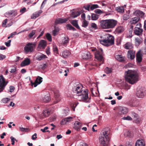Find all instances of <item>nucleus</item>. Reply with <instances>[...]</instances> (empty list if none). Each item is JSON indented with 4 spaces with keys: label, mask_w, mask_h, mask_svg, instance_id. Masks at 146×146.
Masks as SVG:
<instances>
[{
    "label": "nucleus",
    "mask_w": 146,
    "mask_h": 146,
    "mask_svg": "<svg viewBox=\"0 0 146 146\" xmlns=\"http://www.w3.org/2000/svg\"><path fill=\"white\" fill-rule=\"evenodd\" d=\"M83 86L81 84L77 85L76 86L73 88V92L78 96V98L81 99L80 100H82L86 102H90V99L88 96V90L87 89L84 90H82Z\"/></svg>",
    "instance_id": "nucleus-1"
},
{
    "label": "nucleus",
    "mask_w": 146,
    "mask_h": 146,
    "mask_svg": "<svg viewBox=\"0 0 146 146\" xmlns=\"http://www.w3.org/2000/svg\"><path fill=\"white\" fill-rule=\"evenodd\" d=\"M110 131L109 128L106 127L101 131L99 137V142L104 146H107V144L110 141Z\"/></svg>",
    "instance_id": "nucleus-2"
},
{
    "label": "nucleus",
    "mask_w": 146,
    "mask_h": 146,
    "mask_svg": "<svg viewBox=\"0 0 146 146\" xmlns=\"http://www.w3.org/2000/svg\"><path fill=\"white\" fill-rule=\"evenodd\" d=\"M139 78L138 74L135 71L129 70L126 72L125 80L131 84L136 82L138 80Z\"/></svg>",
    "instance_id": "nucleus-3"
},
{
    "label": "nucleus",
    "mask_w": 146,
    "mask_h": 146,
    "mask_svg": "<svg viewBox=\"0 0 146 146\" xmlns=\"http://www.w3.org/2000/svg\"><path fill=\"white\" fill-rule=\"evenodd\" d=\"M117 21L113 19L102 20L100 22L101 27L104 29H112L116 25Z\"/></svg>",
    "instance_id": "nucleus-4"
},
{
    "label": "nucleus",
    "mask_w": 146,
    "mask_h": 146,
    "mask_svg": "<svg viewBox=\"0 0 146 146\" xmlns=\"http://www.w3.org/2000/svg\"><path fill=\"white\" fill-rule=\"evenodd\" d=\"M133 15L137 16L131 19V20L130 22L131 25L137 23L140 20V17H143L144 16L145 14L142 11L138 10L135 11L133 13Z\"/></svg>",
    "instance_id": "nucleus-5"
},
{
    "label": "nucleus",
    "mask_w": 146,
    "mask_h": 146,
    "mask_svg": "<svg viewBox=\"0 0 146 146\" xmlns=\"http://www.w3.org/2000/svg\"><path fill=\"white\" fill-rule=\"evenodd\" d=\"M114 38L113 36L111 35H108L105 39L100 40L101 44L106 46H110L114 43Z\"/></svg>",
    "instance_id": "nucleus-6"
},
{
    "label": "nucleus",
    "mask_w": 146,
    "mask_h": 146,
    "mask_svg": "<svg viewBox=\"0 0 146 146\" xmlns=\"http://www.w3.org/2000/svg\"><path fill=\"white\" fill-rule=\"evenodd\" d=\"M103 53V50L101 49L99 50L96 51L95 54V58L100 62L99 66L104 63V60L102 54Z\"/></svg>",
    "instance_id": "nucleus-7"
},
{
    "label": "nucleus",
    "mask_w": 146,
    "mask_h": 146,
    "mask_svg": "<svg viewBox=\"0 0 146 146\" xmlns=\"http://www.w3.org/2000/svg\"><path fill=\"white\" fill-rule=\"evenodd\" d=\"M8 83L3 75L0 76V92H2L5 89L6 86Z\"/></svg>",
    "instance_id": "nucleus-8"
},
{
    "label": "nucleus",
    "mask_w": 146,
    "mask_h": 146,
    "mask_svg": "<svg viewBox=\"0 0 146 146\" xmlns=\"http://www.w3.org/2000/svg\"><path fill=\"white\" fill-rule=\"evenodd\" d=\"M145 94V90L143 88H138L136 92V96L139 98H141L144 97Z\"/></svg>",
    "instance_id": "nucleus-9"
},
{
    "label": "nucleus",
    "mask_w": 146,
    "mask_h": 146,
    "mask_svg": "<svg viewBox=\"0 0 146 146\" xmlns=\"http://www.w3.org/2000/svg\"><path fill=\"white\" fill-rule=\"evenodd\" d=\"M118 115H121L127 114L128 111V109L125 107L119 106L117 108Z\"/></svg>",
    "instance_id": "nucleus-10"
},
{
    "label": "nucleus",
    "mask_w": 146,
    "mask_h": 146,
    "mask_svg": "<svg viewBox=\"0 0 146 146\" xmlns=\"http://www.w3.org/2000/svg\"><path fill=\"white\" fill-rule=\"evenodd\" d=\"M24 49L26 53L32 52L33 50V45L32 43L29 42L25 46Z\"/></svg>",
    "instance_id": "nucleus-11"
},
{
    "label": "nucleus",
    "mask_w": 146,
    "mask_h": 146,
    "mask_svg": "<svg viewBox=\"0 0 146 146\" xmlns=\"http://www.w3.org/2000/svg\"><path fill=\"white\" fill-rule=\"evenodd\" d=\"M135 52L133 50L128 51L127 54V57L130 60L133 59L135 57Z\"/></svg>",
    "instance_id": "nucleus-12"
},
{
    "label": "nucleus",
    "mask_w": 146,
    "mask_h": 146,
    "mask_svg": "<svg viewBox=\"0 0 146 146\" xmlns=\"http://www.w3.org/2000/svg\"><path fill=\"white\" fill-rule=\"evenodd\" d=\"M69 19L68 18H58L55 21L56 24L66 23Z\"/></svg>",
    "instance_id": "nucleus-13"
},
{
    "label": "nucleus",
    "mask_w": 146,
    "mask_h": 146,
    "mask_svg": "<svg viewBox=\"0 0 146 146\" xmlns=\"http://www.w3.org/2000/svg\"><path fill=\"white\" fill-rule=\"evenodd\" d=\"M82 125L81 123L76 121L74 124L73 128L77 131H78L80 130Z\"/></svg>",
    "instance_id": "nucleus-14"
},
{
    "label": "nucleus",
    "mask_w": 146,
    "mask_h": 146,
    "mask_svg": "<svg viewBox=\"0 0 146 146\" xmlns=\"http://www.w3.org/2000/svg\"><path fill=\"white\" fill-rule=\"evenodd\" d=\"M143 55L140 51H138L136 55L137 62L140 63L141 62L142 60Z\"/></svg>",
    "instance_id": "nucleus-15"
},
{
    "label": "nucleus",
    "mask_w": 146,
    "mask_h": 146,
    "mask_svg": "<svg viewBox=\"0 0 146 146\" xmlns=\"http://www.w3.org/2000/svg\"><path fill=\"white\" fill-rule=\"evenodd\" d=\"M54 95L55 100L54 102V104H56L59 102L60 100V94L58 92H54Z\"/></svg>",
    "instance_id": "nucleus-16"
},
{
    "label": "nucleus",
    "mask_w": 146,
    "mask_h": 146,
    "mask_svg": "<svg viewBox=\"0 0 146 146\" xmlns=\"http://www.w3.org/2000/svg\"><path fill=\"white\" fill-rule=\"evenodd\" d=\"M132 116L133 118L134 121L136 123H139L140 121V119L139 118L138 115L137 113L133 112L131 113Z\"/></svg>",
    "instance_id": "nucleus-17"
},
{
    "label": "nucleus",
    "mask_w": 146,
    "mask_h": 146,
    "mask_svg": "<svg viewBox=\"0 0 146 146\" xmlns=\"http://www.w3.org/2000/svg\"><path fill=\"white\" fill-rule=\"evenodd\" d=\"M143 30L142 29H139V28H135L134 31L135 34L137 35H142Z\"/></svg>",
    "instance_id": "nucleus-18"
},
{
    "label": "nucleus",
    "mask_w": 146,
    "mask_h": 146,
    "mask_svg": "<svg viewBox=\"0 0 146 146\" xmlns=\"http://www.w3.org/2000/svg\"><path fill=\"white\" fill-rule=\"evenodd\" d=\"M42 12V10H40L35 12L31 16V18L32 19H35L36 17H38Z\"/></svg>",
    "instance_id": "nucleus-19"
},
{
    "label": "nucleus",
    "mask_w": 146,
    "mask_h": 146,
    "mask_svg": "<svg viewBox=\"0 0 146 146\" xmlns=\"http://www.w3.org/2000/svg\"><path fill=\"white\" fill-rule=\"evenodd\" d=\"M30 59L27 58L25 59L21 63V66H27L30 64Z\"/></svg>",
    "instance_id": "nucleus-20"
},
{
    "label": "nucleus",
    "mask_w": 146,
    "mask_h": 146,
    "mask_svg": "<svg viewBox=\"0 0 146 146\" xmlns=\"http://www.w3.org/2000/svg\"><path fill=\"white\" fill-rule=\"evenodd\" d=\"M51 110L48 109L44 110L42 113V115L45 117H48L50 114Z\"/></svg>",
    "instance_id": "nucleus-21"
},
{
    "label": "nucleus",
    "mask_w": 146,
    "mask_h": 146,
    "mask_svg": "<svg viewBox=\"0 0 146 146\" xmlns=\"http://www.w3.org/2000/svg\"><path fill=\"white\" fill-rule=\"evenodd\" d=\"M115 57L116 59L119 62H123L125 61V57L122 56L121 55H117Z\"/></svg>",
    "instance_id": "nucleus-22"
},
{
    "label": "nucleus",
    "mask_w": 146,
    "mask_h": 146,
    "mask_svg": "<svg viewBox=\"0 0 146 146\" xmlns=\"http://www.w3.org/2000/svg\"><path fill=\"white\" fill-rule=\"evenodd\" d=\"M50 95L49 94L45 95L41 99L42 102L45 103L48 102L50 101Z\"/></svg>",
    "instance_id": "nucleus-23"
},
{
    "label": "nucleus",
    "mask_w": 146,
    "mask_h": 146,
    "mask_svg": "<svg viewBox=\"0 0 146 146\" xmlns=\"http://www.w3.org/2000/svg\"><path fill=\"white\" fill-rule=\"evenodd\" d=\"M46 45V42L44 40H42L40 42L38 47L40 48H45Z\"/></svg>",
    "instance_id": "nucleus-24"
},
{
    "label": "nucleus",
    "mask_w": 146,
    "mask_h": 146,
    "mask_svg": "<svg viewBox=\"0 0 146 146\" xmlns=\"http://www.w3.org/2000/svg\"><path fill=\"white\" fill-rule=\"evenodd\" d=\"M80 12L74 11L72 12L70 15V18H75L80 15Z\"/></svg>",
    "instance_id": "nucleus-25"
},
{
    "label": "nucleus",
    "mask_w": 146,
    "mask_h": 146,
    "mask_svg": "<svg viewBox=\"0 0 146 146\" xmlns=\"http://www.w3.org/2000/svg\"><path fill=\"white\" fill-rule=\"evenodd\" d=\"M71 52L68 50H66L62 52V55L63 57L66 58L71 55Z\"/></svg>",
    "instance_id": "nucleus-26"
},
{
    "label": "nucleus",
    "mask_w": 146,
    "mask_h": 146,
    "mask_svg": "<svg viewBox=\"0 0 146 146\" xmlns=\"http://www.w3.org/2000/svg\"><path fill=\"white\" fill-rule=\"evenodd\" d=\"M145 144L142 139L137 140L135 143V146H145Z\"/></svg>",
    "instance_id": "nucleus-27"
},
{
    "label": "nucleus",
    "mask_w": 146,
    "mask_h": 146,
    "mask_svg": "<svg viewBox=\"0 0 146 146\" xmlns=\"http://www.w3.org/2000/svg\"><path fill=\"white\" fill-rule=\"evenodd\" d=\"M124 7H125L126 5H125L124 6L117 7L115 8V10L118 13H124Z\"/></svg>",
    "instance_id": "nucleus-28"
},
{
    "label": "nucleus",
    "mask_w": 146,
    "mask_h": 146,
    "mask_svg": "<svg viewBox=\"0 0 146 146\" xmlns=\"http://www.w3.org/2000/svg\"><path fill=\"white\" fill-rule=\"evenodd\" d=\"M47 58V57L46 55L40 54L38 55L37 56L36 60L38 61H40Z\"/></svg>",
    "instance_id": "nucleus-29"
},
{
    "label": "nucleus",
    "mask_w": 146,
    "mask_h": 146,
    "mask_svg": "<svg viewBox=\"0 0 146 146\" xmlns=\"http://www.w3.org/2000/svg\"><path fill=\"white\" fill-rule=\"evenodd\" d=\"M69 38L68 37H65L64 39H63L62 43L64 45L66 46L67 45V44L69 42Z\"/></svg>",
    "instance_id": "nucleus-30"
},
{
    "label": "nucleus",
    "mask_w": 146,
    "mask_h": 146,
    "mask_svg": "<svg viewBox=\"0 0 146 146\" xmlns=\"http://www.w3.org/2000/svg\"><path fill=\"white\" fill-rule=\"evenodd\" d=\"M139 105V102L137 100H134L129 103V105L131 107H135Z\"/></svg>",
    "instance_id": "nucleus-31"
},
{
    "label": "nucleus",
    "mask_w": 146,
    "mask_h": 146,
    "mask_svg": "<svg viewBox=\"0 0 146 146\" xmlns=\"http://www.w3.org/2000/svg\"><path fill=\"white\" fill-rule=\"evenodd\" d=\"M82 57L84 59H88L91 58V55L90 53L87 52L84 53L82 55Z\"/></svg>",
    "instance_id": "nucleus-32"
},
{
    "label": "nucleus",
    "mask_w": 146,
    "mask_h": 146,
    "mask_svg": "<svg viewBox=\"0 0 146 146\" xmlns=\"http://www.w3.org/2000/svg\"><path fill=\"white\" fill-rule=\"evenodd\" d=\"M71 24L78 29H80V28L78 23V21L76 20H72L70 22Z\"/></svg>",
    "instance_id": "nucleus-33"
},
{
    "label": "nucleus",
    "mask_w": 146,
    "mask_h": 146,
    "mask_svg": "<svg viewBox=\"0 0 146 146\" xmlns=\"http://www.w3.org/2000/svg\"><path fill=\"white\" fill-rule=\"evenodd\" d=\"M124 30V27H123L120 26L117 27L115 31L116 33L119 34L123 32Z\"/></svg>",
    "instance_id": "nucleus-34"
},
{
    "label": "nucleus",
    "mask_w": 146,
    "mask_h": 146,
    "mask_svg": "<svg viewBox=\"0 0 146 146\" xmlns=\"http://www.w3.org/2000/svg\"><path fill=\"white\" fill-rule=\"evenodd\" d=\"M7 19H6L3 21L2 24V26L3 27H10L12 25V23L11 22V24H9L7 25H6V23L7 21Z\"/></svg>",
    "instance_id": "nucleus-35"
},
{
    "label": "nucleus",
    "mask_w": 146,
    "mask_h": 146,
    "mask_svg": "<svg viewBox=\"0 0 146 146\" xmlns=\"http://www.w3.org/2000/svg\"><path fill=\"white\" fill-rule=\"evenodd\" d=\"M124 48L127 49H131L133 48V46L131 43L127 42L125 45Z\"/></svg>",
    "instance_id": "nucleus-36"
},
{
    "label": "nucleus",
    "mask_w": 146,
    "mask_h": 146,
    "mask_svg": "<svg viewBox=\"0 0 146 146\" xmlns=\"http://www.w3.org/2000/svg\"><path fill=\"white\" fill-rule=\"evenodd\" d=\"M59 31V29L58 27H56V26H54V29L52 31L53 35L54 36H55L57 34V33Z\"/></svg>",
    "instance_id": "nucleus-37"
},
{
    "label": "nucleus",
    "mask_w": 146,
    "mask_h": 146,
    "mask_svg": "<svg viewBox=\"0 0 146 146\" xmlns=\"http://www.w3.org/2000/svg\"><path fill=\"white\" fill-rule=\"evenodd\" d=\"M53 51L54 53V54L56 56L59 53L58 52V48L56 45H53Z\"/></svg>",
    "instance_id": "nucleus-38"
},
{
    "label": "nucleus",
    "mask_w": 146,
    "mask_h": 146,
    "mask_svg": "<svg viewBox=\"0 0 146 146\" xmlns=\"http://www.w3.org/2000/svg\"><path fill=\"white\" fill-rule=\"evenodd\" d=\"M105 72L107 74H110L112 72V69L111 68H109L108 67H106L105 69Z\"/></svg>",
    "instance_id": "nucleus-39"
},
{
    "label": "nucleus",
    "mask_w": 146,
    "mask_h": 146,
    "mask_svg": "<svg viewBox=\"0 0 146 146\" xmlns=\"http://www.w3.org/2000/svg\"><path fill=\"white\" fill-rule=\"evenodd\" d=\"M98 18V16L97 15L93 13L92 15L91 19L92 20H96Z\"/></svg>",
    "instance_id": "nucleus-40"
},
{
    "label": "nucleus",
    "mask_w": 146,
    "mask_h": 146,
    "mask_svg": "<svg viewBox=\"0 0 146 146\" xmlns=\"http://www.w3.org/2000/svg\"><path fill=\"white\" fill-rule=\"evenodd\" d=\"M12 14V10L9 11L5 14V16L7 18L11 17Z\"/></svg>",
    "instance_id": "nucleus-41"
},
{
    "label": "nucleus",
    "mask_w": 146,
    "mask_h": 146,
    "mask_svg": "<svg viewBox=\"0 0 146 146\" xmlns=\"http://www.w3.org/2000/svg\"><path fill=\"white\" fill-rule=\"evenodd\" d=\"M46 37L49 41L51 42L52 41V37L50 33H47L46 35Z\"/></svg>",
    "instance_id": "nucleus-42"
},
{
    "label": "nucleus",
    "mask_w": 146,
    "mask_h": 146,
    "mask_svg": "<svg viewBox=\"0 0 146 146\" xmlns=\"http://www.w3.org/2000/svg\"><path fill=\"white\" fill-rule=\"evenodd\" d=\"M121 38L119 37L117 38L116 39V44L117 45H119L121 44Z\"/></svg>",
    "instance_id": "nucleus-43"
},
{
    "label": "nucleus",
    "mask_w": 146,
    "mask_h": 146,
    "mask_svg": "<svg viewBox=\"0 0 146 146\" xmlns=\"http://www.w3.org/2000/svg\"><path fill=\"white\" fill-rule=\"evenodd\" d=\"M31 84L32 86L34 85V87H36L38 84H39L38 83V78L36 79L34 83L31 82Z\"/></svg>",
    "instance_id": "nucleus-44"
},
{
    "label": "nucleus",
    "mask_w": 146,
    "mask_h": 146,
    "mask_svg": "<svg viewBox=\"0 0 146 146\" xmlns=\"http://www.w3.org/2000/svg\"><path fill=\"white\" fill-rule=\"evenodd\" d=\"M17 15V13L16 10H12V14L11 17H14Z\"/></svg>",
    "instance_id": "nucleus-45"
},
{
    "label": "nucleus",
    "mask_w": 146,
    "mask_h": 146,
    "mask_svg": "<svg viewBox=\"0 0 146 146\" xmlns=\"http://www.w3.org/2000/svg\"><path fill=\"white\" fill-rule=\"evenodd\" d=\"M35 30H33L32 32L30 33L28 37L29 38H31L35 35Z\"/></svg>",
    "instance_id": "nucleus-46"
},
{
    "label": "nucleus",
    "mask_w": 146,
    "mask_h": 146,
    "mask_svg": "<svg viewBox=\"0 0 146 146\" xmlns=\"http://www.w3.org/2000/svg\"><path fill=\"white\" fill-rule=\"evenodd\" d=\"M90 9L91 10H93L94 9L99 7V6L98 5L94 4L92 5L91 7H90Z\"/></svg>",
    "instance_id": "nucleus-47"
},
{
    "label": "nucleus",
    "mask_w": 146,
    "mask_h": 146,
    "mask_svg": "<svg viewBox=\"0 0 146 146\" xmlns=\"http://www.w3.org/2000/svg\"><path fill=\"white\" fill-rule=\"evenodd\" d=\"M88 24V22L85 20H83L82 22V26L83 27H86L87 26Z\"/></svg>",
    "instance_id": "nucleus-48"
},
{
    "label": "nucleus",
    "mask_w": 146,
    "mask_h": 146,
    "mask_svg": "<svg viewBox=\"0 0 146 146\" xmlns=\"http://www.w3.org/2000/svg\"><path fill=\"white\" fill-rule=\"evenodd\" d=\"M48 66L46 64H44L40 65V67L42 70H44Z\"/></svg>",
    "instance_id": "nucleus-49"
},
{
    "label": "nucleus",
    "mask_w": 146,
    "mask_h": 146,
    "mask_svg": "<svg viewBox=\"0 0 146 146\" xmlns=\"http://www.w3.org/2000/svg\"><path fill=\"white\" fill-rule=\"evenodd\" d=\"M129 18V15L127 14H124L123 16V19L125 20H126Z\"/></svg>",
    "instance_id": "nucleus-50"
},
{
    "label": "nucleus",
    "mask_w": 146,
    "mask_h": 146,
    "mask_svg": "<svg viewBox=\"0 0 146 146\" xmlns=\"http://www.w3.org/2000/svg\"><path fill=\"white\" fill-rule=\"evenodd\" d=\"M122 119L124 120H131L132 118L129 116H127V117H123Z\"/></svg>",
    "instance_id": "nucleus-51"
},
{
    "label": "nucleus",
    "mask_w": 146,
    "mask_h": 146,
    "mask_svg": "<svg viewBox=\"0 0 146 146\" xmlns=\"http://www.w3.org/2000/svg\"><path fill=\"white\" fill-rule=\"evenodd\" d=\"M90 5L88 4L86 5H85L83 7V8L87 10L88 11H89L90 8Z\"/></svg>",
    "instance_id": "nucleus-52"
},
{
    "label": "nucleus",
    "mask_w": 146,
    "mask_h": 146,
    "mask_svg": "<svg viewBox=\"0 0 146 146\" xmlns=\"http://www.w3.org/2000/svg\"><path fill=\"white\" fill-rule=\"evenodd\" d=\"M72 118L73 117H69L67 118H65V119L67 122H68L71 121Z\"/></svg>",
    "instance_id": "nucleus-53"
},
{
    "label": "nucleus",
    "mask_w": 146,
    "mask_h": 146,
    "mask_svg": "<svg viewBox=\"0 0 146 146\" xmlns=\"http://www.w3.org/2000/svg\"><path fill=\"white\" fill-rule=\"evenodd\" d=\"M10 100V99L8 98H4L2 100V101L4 103H7Z\"/></svg>",
    "instance_id": "nucleus-54"
},
{
    "label": "nucleus",
    "mask_w": 146,
    "mask_h": 146,
    "mask_svg": "<svg viewBox=\"0 0 146 146\" xmlns=\"http://www.w3.org/2000/svg\"><path fill=\"white\" fill-rule=\"evenodd\" d=\"M10 139H11V142H12L11 144L12 145H14L15 144V141L16 140V139L13 136H11L10 137Z\"/></svg>",
    "instance_id": "nucleus-55"
},
{
    "label": "nucleus",
    "mask_w": 146,
    "mask_h": 146,
    "mask_svg": "<svg viewBox=\"0 0 146 146\" xmlns=\"http://www.w3.org/2000/svg\"><path fill=\"white\" fill-rule=\"evenodd\" d=\"M47 0H44L43 1V2H42V3L41 4V7H40L41 9H42L43 8L44 5L46 4V3Z\"/></svg>",
    "instance_id": "nucleus-56"
},
{
    "label": "nucleus",
    "mask_w": 146,
    "mask_h": 146,
    "mask_svg": "<svg viewBox=\"0 0 146 146\" xmlns=\"http://www.w3.org/2000/svg\"><path fill=\"white\" fill-rule=\"evenodd\" d=\"M9 91L11 92H13L15 89V88L14 86H10L9 87Z\"/></svg>",
    "instance_id": "nucleus-57"
},
{
    "label": "nucleus",
    "mask_w": 146,
    "mask_h": 146,
    "mask_svg": "<svg viewBox=\"0 0 146 146\" xmlns=\"http://www.w3.org/2000/svg\"><path fill=\"white\" fill-rule=\"evenodd\" d=\"M95 12L98 14H101L102 13V11L99 9H96L95 10Z\"/></svg>",
    "instance_id": "nucleus-58"
},
{
    "label": "nucleus",
    "mask_w": 146,
    "mask_h": 146,
    "mask_svg": "<svg viewBox=\"0 0 146 146\" xmlns=\"http://www.w3.org/2000/svg\"><path fill=\"white\" fill-rule=\"evenodd\" d=\"M135 42L138 45H139L140 44L141 40L139 38H135Z\"/></svg>",
    "instance_id": "nucleus-59"
},
{
    "label": "nucleus",
    "mask_w": 146,
    "mask_h": 146,
    "mask_svg": "<svg viewBox=\"0 0 146 146\" xmlns=\"http://www.w3.org/2000/svg\"><path fill=\"white\" fill-rule=\"evenodd\" d=\"M20 130L21 131L24 132L27 131L28 130V129L27 128H24L23 127H20Z\"/></svg>",
    "instance_id": "nucleus-60"
},
{
    "label": "nucleus",
    "mask_w": 146,
    "mask_h": 146,
    "mask_svg": "<svg viewBox=\"0 0 146 146\" xmlns=\"http://www.w3.org/2000/svg\"><path fill=\"white\" fill-rule=\"evenodd\" d=\"M91 27L94 29H96L97 28L96 25L95 23H92L91 25Z\"/></svg>",
    "instance_id": "nucleus-61"
},
{
    "label": "nucleus",
    "mask_w": 146,
    "mask_h": 146,
    "mask_svg": "<svg viewBox=\"0 0 146 146\" xmlns=\"http://www.w3.org/2000/svg\"><path fill=\"white\" fill-rule=\"evenodd\" d=\"M6 58V56L0 54V60L4 59Z\"/></svg>",
    "instance_id": "nucleus-62"
},
{
    "label": "nucleus",
    "mask_w": 146,
    "mask_h": 146,
    "mask_svg": "<svg viewBox=\"0 0 146 146\" xmlns=\"http://www.w3.org/2000/svg\"><path fill=\"white\" fill-rule=\"evenodd\" d=\"M67 122V121L65 120V118L62 119L61 121V125H64Z\"/></svg>",
    "instance_id": "nucleus-63"
},
{
    "label": "nucleus",
    "mask_w": 146,
    "mask_h": 146,
    "mask_svg": "<svg viewBox=\"0 0 146 146\" xmlns=\"http://www.w3.org/2000/svg\"><path fill=\"white\" fill-rule=\"evenodd\" d=\"M37 134L36 133H35L32 136V139L33 140H35L37 138L36 137Z\"/></svg>",
    "instance_id": "nucleus-64"
}]
</instances>
